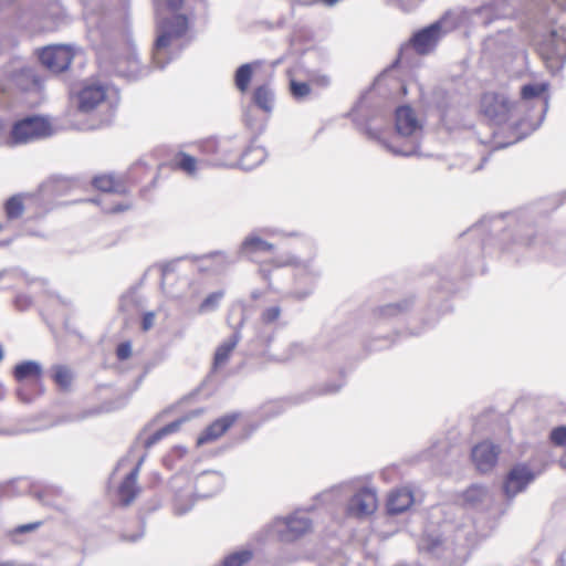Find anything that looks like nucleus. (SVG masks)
<instances>
[{
	"mask_svg": "<svg viewBox=\"0 0 566 566\" xmlns=\"http://www.w3.org/2000/svg\"><path fill=\"white\" fill-rule=\"evenodd\" d=\"M516 0H491L475 9H455L447 12L440 20L416 32L412 45L420 54L429 53L439 40L458 27H489L500 19L515 14Z\"/></svg>",
	"mask_w": 566,
	"mask_h": 566,
	"instance_id": "1",
	"label": "nucleus"
},
{
	"mask_svg": "<svg viewBox=\"0 0 566 566\" xmlns=\"http://www.w3.org/2000/svg\"><path fill=\"white\" fill-rule=\"evenodd\" d=\"M155 1L157 20V39L153 52V62L158 69H164L168 61H164L166 49L172 39L180 38L188 29V18L176 13L181 9L184 0H166V8H160Z\"/></svg>",
	"mask_w": 566,
	"mask_h": 566,
	"instance_id": "2",
	"label": "nucleus"
},
{
	"mask_svg": "<svg viewBox=\"0 0 566 566\" xmlns=\"http://www.w3.org/2000/svg\"><path fill=\"white\" fill-rule=\"evenodd\" d=\"M396 136L392 142H382L384 146L396 156L418 154L422 125L410 106H400L395 115Z\"/></svg>",
	"mask_w": 566,
	"mask_h": 566,
	"instance_id": "3",
	"label": "nucleus"
},
{
	"mask_svg": "<svg viewBox=\"0 0 566 566\" xmlns=\"http://www.w3.org/2000/svg\"><path fill=\"white\" fill-rule=\"evenodd\" d=\"M312 530V521L308 514L297 510L285 517H276L264 527L265 538L276 536L281 542H294Z\"/></svg>",
	"mask_w": 566,
	"mask_h": 566,
	"instance_id": "4",
	"label": "nucleus"
},
{
	"mask_svg": "<svg viewBox=\"0 0 566 566\" xmlns=\"http://www.w3.org/2000/svg\"><path fill=\"white\" fill-rule=\"evenodd\" d=\"M53 134L50 122L42 116H25L13 123L9 133V146L33 143Z\"/></svg>",
	"mask_w": 566,
	"mask_h": 566,
	"instance_id": "5",
	"label": "nucleus"
},
{
	"mask_svg": "<svg viewBox=\"0 0 566 566\" xmlns=\"http://www.w3.org/2000/svg\"><path fill=\"white\" fill-rule=\"evenodd\" d=\"M17 87L21 91H40L42 81L33 69L14 61L4 66L0 76V93H7Z\"/></svg>",
	"mask_w": 566,
	"mask_h": 566,
	"instance_id": "6",
	"label": "nucleus"
},
{
	"mask_svg": "<svg viewBox=\"0 0 566 566\" xmlns=\"http://www.w3.org/2000/svg\"><path fill=\"white\" fill-rule=\"evenodd\" d=\"M481 111L494 124H502L511 119L517 112L515 103H512L505 95L497 93H485L481 99Z\"/></svg>",
	"mask_w": 566,
	"mask_h": 566,
	"instance_id": "7",
	"label": "nucleus"
},
{
	"mask_svg": "<svg viewBox=\"0 0 566 566\" xmlns=\"http://www.w3.org/2000/svg\"><path fill=\"white\" fill-rule=\"evenodd\" d=\"M74 54L67 45H49L43 48L39 53V60L41 64L52 73H61L65 71Z\"/></svg>",
	"mask_w": 566,
	"mask_h": 566,
	"instance_id": "8",
	"label": "nucleus"
},
{
	"mask_svg": "<svg viewBox=\"0 0 566 566\" xmlns=\"http://www.w3.org/2000/svg\"><path fill=\"white\" fill-rule=\"evenodd\" d=\"M539 54L548 63L560 67L566 60V35L553 30L543 39L538 46Z\"/></svg>",
	"mask_w": 566,
	"mask_h": 566,
	"instance_id": "9",
	"label": "nucleus"
},
{
	"mask_svg": "<svg viewBox=\"0 0 566 566\" xmlns=\"http://www.w3.org/2000/svg\"><path fill=\"white\" fill-rule=\"evenodd\" d=\"M377 509V495L373 489L363 488L356 492L347 504V514L354 517H366Z\"/></svg>",
	"mask_w": 566,
	"mask_h": 566,
	"instance_id": "10",
	"label": "nucleus"
},
{
	"mask_svg": "<svg viewBox=\"0 0 566 566\" xmlns=\"http://www.w3.org/2000/svg\"><path fill=\"white\" fill-rule=\"evenodd\" d=\"M106 98V87L99 82H85L77 93V107L83 113L95 109Z\"/></svg>",
	"mask_w": 566,
	"mask_h": 566,
	"instance_id": "11",
	"label": "nucleus"
},
{
	"mask_svg": "<svg viewBox=\"0 0 566 566\" xmlns=\"http://www.w3.org/2000/svg\"><path fill=\"white\" fill-rule=\"evenodd\" d=\"M547 85L542 84H526L521 90V101L515 103L517 112L521 114L528 107V103L533 106L537 105L539 108V120H542L544 113L547 108V102L543 98V94L546 91Z\"/></svg>",
	"mask_w": 566,
	"mask_h": 566,
	"instance_id": "12",
	"label": "nucleus"
},
{
	"mask_svg": "<svg viewBox=\"0 0 566 566\" xmlns=\"http://www.w3.org/2000/svg\"><path fill=\"white\" fill-rule=\"evenodd\" d=\"M534 474L526 465H515L507 474L503 490L509 499L514 497L517 493L533 481Z\"/></svg>",
	"mask_w": 566,
	"mask_h": 566,
	"instance_id": "13",
	"label": "nucleus"
},
{
	"mask_svg": "<svg viewBox=\"0 0 566 566\" xmlns=\"http://www.w3.org/2000/svg\"><path fill=\"white\" fill-rule=\"evenodd\" d=\"M471 455L479 471L489 472L497 461L499 447L490 441H483L472 449Z\"/></svg>",
	"mask_w": 566,
	"mask_h": 566,
	"instance_id": "14",
	"label": "nucleus"
},
{
	"mask_svg": "<svg viewBox=\"0 0 566 566\" xmlns=\"http://www.w3.org/2000/svg\"><path fill=\"white\" fill-rule=\"evenodd\" d=\"M273 244L262 240L256 234L248 235L240 247V253L254 262L260 261V256L271 254Z\"/></svg>",
	"mask_w": 566,
	"mask_h": 566,
	"instance_id": "15",
	"label": "nucleus"
},
{
	"mask_svg": "<svg viewBox=\"0 0 566 566\" xmlns=\"http://www.w3.org/2000/svg\"><path fill=\"white\" fill-rule=\"evenodd\" d=\"M224 484L223 476L216 471L200 474L196 481V493L199 497H209L218 493Z\"/></svg>",
	"mask_w": 566,
	"mask_h": 566,
	"instance_id": "16",
	"label": "nucleus"
},
{
	"mask_svg": "<svg viewBox=\"0 0 566 566\" xmlns=\"http://www.w3.org/2000/svg\"><path fill=\"white\" fill-rule=\"evenodd\" d=\"M243 325H244V318H242L240 321L238 326L234 328V332L232 333V335L217 347L214 357H213V368L214 369L220 368L228 363L231 353L233 352V349L235 348L238 343L241 340V337H242L241 328Z\"/></svg>",
	"mask_w": 566,
	"mask_h": 566,
	"instance_id": "17",
	"label": "nucleus"
},
{
	"mask_svg": "<svg viewBox=\"0 0 566 566\" xmlns=\"http://www.w3.org/2000/svg\"><path fill=\"white\" fill-rule=\"evenodd\" d=\"M413 503V496L409 489L401 488L392 491L387 501V510L391 515L407 511Z\"/></svg>",
	"mask_w": 566,
	"mask_h": 566,
	"instance_id": "18",
	"label": "nucleus"
},
{
	"mask_svg": "<svg viewBox=\"0 0 566 566\" xmlns=\"http://www.w3.org/2000/svg\"><path fill=\"white\" fill-rule=\"evenodd\" d=\"M115 72L128 80H136L147 73L140 66L135 52H130L125 59H118L115 64Z\"/></svg>",
	"mask_w": 566,
	"mask_h": 566,
	"instance_id": "19",
	"label": "nucleus"
},
{
	"mask_svg": "<svg viewBox=\"0 0 566 566\" xmlns=\"http://www.w3.org/2000/svg\"><path fill=\"white\" fill-rule=\"evenodd\" d=\"M234 415L224 416L212 422L198 438V444H205L222 436L235 421Z\"/></svg>",
	"mask_w": 566,
	"mask_h": 566,
	"instance_id": "20",
	"label": "nucleus"
},
{
	"mask_svg": "<svg viewBox=\"0 0 566 566\" xmlns=\"http://www.w3.org/2000/svg\"><path fill=\"white\" fill-rule=\"evenodd\" d=\"M137 479V470H132L118 488L119 501L125 506L132 504L140 491Z\"/></svg>",
	"mask_w": 566,
	"mask_h": 566,
	"instance_id": "21",
	"label": "nucleus"
},
{
	"mask_svg": "<svg viewBox=\"0 0 566 566\" xmlns=\"http://www.w3.org/2000/svg\"><path fill=\"white\" fill-rule=\"evenodd\" d=\"M266 157V151L260 146H250L240 158L239 165L244 170L259 166Z\"/></svg>",
	"mask_w": 566,
	"mask_h": 566,
	"instance_id": "22",
	"label": "nucleus"
},
{
	"mask_svg": "<svg viewBox=\"0 0 566 566\" xmlns=\"http://www.w3.org/2000/svg\"><path fill=\"white\" fill-rule=\"evenodd\" d=\"M42 373V367L38 361L27 360L18 364L14 367V378L18 381H22L27 378H36L39 379Z\"/></svg>",
	"mask_w": 566,
	"mask_h": 566,
	"instance_id": "23",
	"label": "nucleus"
},
{
	"mask_svg": "<svg viewBox=\"0 0 566 566\" xmlns=\"http://www.w3.org/2000/svg\"><path fill=\"white\" fill-rule=\"evenodd\" d=\"M253 101L264 112H271L274 104V93L269 85H261L255 88Z\"/></svg>",
	"mask_w": 566,
	"mask_h": 566,
	"instance_id": "24",
	"label": "nucleus"
},
{
	"mask_svg": "<svg viewBox=\"0 0 566 566\" xmlns=\"http://www.w3.org/2000/svg\"><path fill=\"white\" fill-rule=\"evenodd\" d=\"M184 422L182 419L175 420L165 427L157 430L155 433L150 434L148 438L144 440V447L145 449H150L153 446H155L157 442H159L161 439L167 437L168 434H171L174 432H177Z\"/></svg>",
	"mask_w": 566,
	"mask_h": 566,
	"instance_id": "25",
	"label": "nucleus"
},
{
	"mask_svg": "<svg viewBox=\"0 0 566 566\" xmlns=\"http://www.w3.org/2000/svg\"><path fill=\"white\" fill-rule=\"evenodd\" d=\"M174 164L178 169L182 170L189 176H195L197 172V159L186 153L181 151L177 154L174 159Z\"/></svg>",
	"mask_w": 566,
	"mask_h": 566,
	"instance_id": "26",
	"label": "nucleus"
},
{
	"mask_svg": "<svg viewBox=\"0 0 566 566\" xmlns=\"http://www.w3.org/2000/svg\"><path fill=\"white\" fill-rule=\"evenodd\" d=\"M53 380L55 384L63 390H67L71 387L73 375L72 371L62 365H56L53 367Z\"/></svg>",
	"mask_w": 566,
	"mask_h": 566,
	"instance_id": "27",
	"label": "nucleus"
},
{
	"mask_svg": "<svg viewBox=\"0 0 566 566\" xmlns=\"http://www.w3.org/2000/svg\"><path fill=\"white\" fill-rule=\"evenodd\" d=\"M93 185L96 189L104 192H119V185L112 175H102L93 179Z\"/></svg>",
	"mask_w": 566,
	"mask_h": 566,
	"instance_id": "28",
	"label": "nucleus"
},
{
	"mask_svg": "<svg viewBox=\"0 0 566 566\" xmlns=\"http://www.w3.org/2000/svg\"><path fill=\"white\" fill-rule=\"evenodd\" d=\"M252 556L253 553L250 549L234 552L224 557L221 566H243L244 564L251 560Z\"/></svg>",
	"mask_w": 566,
	"mask_h": 566,
	"instance_id": "29",
	"label": "nucleus"
},
{
	"mask_svg": "<svg viewBox=\"0 0 566 566\" xmlns=\"http://www.w3.org/2000/svg\"><path fill=\"white\" fill-rule=\"evenodd\" d=\"M252 76V65L242 64L235 72V86L239 91L245 92L249 87Z\"/></svg>",
	"mask_w": 566,
	"mask_h": 566,
	"instance_id": "30",
	"label": "nucleus"
},
{
	"mask_svg": "<svg viewBox=\"0 0 566 566\" xmlns=\"http://www.w3.org/2000/svg\"><path fill=\"white\" fill-rule=\"evenodd\" d=\"M224 295L223 291H217L211 294H209L200 304L198 312L200 314H206L210 312H214Z\"/></svg>",
	"mask_w": 566,
	"mask_h": 566,
	"instance_id": "31",
	"label": "nucleus"
},
{
	"mask_svg": "<svg viewBox=\"0 0 566 566\" xmlns=\"http://www.w3.org/2000/svg\"><path fill=\"white\" fill-rule=\"evenodd\" d=\"M488 496V490L482 485H472L464 494L463 500L470 505H475L482 502Z\"/></svg>",
	"mask_w": 566,
	"mask_h": 566,
	"instance_id": "32",
	"label": "nucleus"
},
{
	"mask_svg": "<svg viewBox=\"0 0 566 566\" xmlns=\"http://www.w3.org/2000/svg\"><path fill=\"white\" fill-rule=\"evenodd\" d=\"M440 545V536L432 533H426L418 543L419 549L427 553H436Z\"/></svg>",
	"mask_w": 566,
	"mask_h": 566,
	"instance_id": "33",
	"label": "nucleus"
},
{
	"mask_svg": "<svg viewBox=\"0 0 566 566\" xmlns=\"http://www.w3.org/2000/svg\"><path fill=\"white\" fill-rule=\"evenodd\" d=\"M23 212V203L19 197H11L6 202V213L8 218L15 219L19 218Z\"/></svg>",
	"mask_w": 566,
	"mask_h": 566,
	"instance_id": "34",
	"label": "nucleus"
},
{
	"mask_svg": "<svg viewBox=\"0 0 566 566\" xmlns=\"http://www.w3.org/2000/svg\"><path fill=\"white\" fill-rule=\"evenodd\" d=\"M282 310L279 305L266 307L260 315V321L264 325L274 324L281 316Z\"/></svg>",
	"mask_w": 566,
	"mask_h": 566,
	"instance_id": "35",
	"label": "nucleus"
},
{
	"mask_svg": "<svg viewBox=\"0 0 566 566\" xmlns=\"http://www.w3.org/2000/svg\"><path fill=\"white\" fill-rule=\"evenodd\" d=\"M311 92V87L305 82L291 81V93L295 98H303Z\"/></svg>",
	"mask_w": 566,
	"mask_h": 566,
	"instance_id": "36",
	"label": "nucleus"
},
{
	"mask_svg": "<svg viewBox=\"0 0 566 566\" xmlns=\"http://www.w3.org/2000/svg\"><path fill=\"white\" fill-rule=\"evenodd\" d=\"M551 441L558 447L566 444V426H560L552 430L549 434Z\"/></svg>",
	"mask_w": 566,
	"mask_h": 566,
	"instance_id": "37",
	"label": "nucleus"
},
{
	"mask_svg": "<svg viewBox=\"0 0 566 566\" xmlns=\"http://www.w3.org/2000/svg\"><path fill=\"white\" fill-rule=\"evenodd\" d=\"M407 307V303L388 304L380 307V314L384 316H391L402 312Z\"/></svg>",
	"mask_w": 566,
	"mask_h": 566,
	"instance_id": "38",
	"label": "nucleus"
},
{
	"mask_svg": "<svg viewBox=\"0 0 566 566\" xmlns=\"http://www.w3.org/2000/svg\"><path fill=\"white\" fill-rule=\"evenodd\" d=\"M517 130H518V127H515L513 129L514 138L512 140L506 142V143L495 142L493 145V149H501V148L507 147L509 145L516 143L526 136V134L518 133Z\"/></svg>",
	"mask_w": 566,
	"mask_h": 566,
	"instance_id": "39",
	"label": "nucleus"
},
{
	"mask_svg": "<svg viewBox=\"0 0 566 566\" xmlns=\"http://www.w3.org/2000/svg\"><path fill=\"white\" fill-rule=\"evenodd\" d=\"M116 354L118 359L125 360L132 355V346L129 343H122L117 346Z\"/></svg>",
	"mask_w": 566,
	"mask_h": 566,
	"instance_id": "40",
	"label": "nucleus"
},
{
	"mask_svg": "<svg viewBox=\"0 0 566 566\" xmlns=\"http://www.w3.org/2000/svg\"><path fill=\"white\" fill-rule=\"evenodd\" d=\"M213 259L220 265V268L217 270L218 272L223 271L228 265H230L232 263V261L229 260V258L221 252H216L213 254Z\"/></svg>",
	"mask_w": 566,
	"mask_h": 566,
	"instance_id": "41",
	"label": "nucleus"
},
{
	"mask_svg": "<svg viewBox=\"0 0 566 566\" xmlns=\"http://www.w3.org/2000/svg\"><path fill=\"white\" fill-rule=\"evenodd\" d=\"M155 323V313L154 312H147L144 314L142 319V328L143 331L147 332L149 331Z\"/></svg>",
	"mask_w": 566,
	"mask_h": 566,
	"instance_id": "42",
	"label": "nucleus"
},
{
	"mask_svg": "<svg viewBox=\"0 0 566 566\" xmlns=\"http://www.w3.org/2000/svg\"><path fill=\"white\" fill-rule=\"evenodd\" d=\"M402 10L410 11L415 9L422 0H394Z\"/></svg>",
	"mask_w": 566,
	"mask_h": 566,
	"instance_id": "43",
	"label": "nucleus"
},
{
	"mask_svg": "<svg viewBox=\"0 0 566 566\" xmlns=\"http://www.w3.org/2000/svg\"><path fill=\"white\" fill-rule=\"evenodd\" d=\"M38 526H39V523L24 524V525L18 526L14 532L18 533V534H22V533H27V532L33 531Z\"/></svg>",
	"mask_w": 566,
	"mask_h": 566,
	"instance_id": "44",
	"label": "nucleus"
},
{
	"mask_svg": "<svg viewBox=\"0 0 566 566\" xmlns=\"http://www.w3.org/2000/svg\"><path fill=\"white\" fill-rule=\"evenodd\" d=\"M0 145H9V135L6 134L4 126L0 122Z\"/></svg>",
	"mask_w": 566,
	"mask_h": 566,
	"instance_id": "45",
	"label": "nucleus"
},
{
	"mask_svg": "<svg viewBox=\"0 0 566 566\" xmlns=\"http://www.w3.org/2000/svg\"><path fill=\"white\" fill-rule=\"evenodd\" d=\"M18 398L23 402H30V398L24 394L23 389L19 388L17 390Z\"/></svg>",
	"mask_w": 566,
	"mask_h": 566,
	"instance_id": "46",
	"label": "nucleus"
},
{
	"mask_svg": "<svg viewBox=\"0 0 566 566\" xmlns=\"http://www.w3.org/2000/svg\"><path fill=\"white\" fill-rule=\"evenodd\" d=\"M339 489H340L339 486H335V488H333L331 491L322 493L319 496H321V497H324V500H327V497H328L331 494L338 492V490H339Z\"/></svg>",
	"mask_w": 566,
	"mask_h": 566,
	"instance_id": "47",
	"label": "nucleus"
},
{
	"mask_svg": "<svg viewBox=\"0 0 566 566\" xmlns=\"http://www.w3.org/2000/svg\"><path fill=\"white\" fill-rule=\"evenodd\" d=\"M126 209H127L126 206L117 205V206L113 207L112 209H109V212H120Z\"/></svg>",
	"mask_w": 566,
	"mask_h": 566,
	"instance_id": "48",
	"label": "nucleus"
},
{
	"mask_svg": "<svg viewBox=\"0 0 566 566\" xmlns=\"http://www.w3.org/2000/svg\"><path fill=\"white\" fill-rule=\"evenodd\" d=\"M145 458H146V454L142 455L140 459L138 460L136 467L133 469V470H137V475L139 474V470H140L143 462L145 461Z\"/></svg>",
	"mask_w": 566,
	"mask_h": 566,
	"instance_id": "49",
	"label": "nucleus"
},
{
	"mask_svg": "<svg viewBox=\"0 0 566 566\" xmlns=\"http://www.w3.org/2000/svg\"><path fill=\"white\" fill-rule=\"evenodd\" d=\"M300 266H301L304 271H308V273H310V274H312V275H316V273H315V272L310 268V265H308V264H306V263H302Z\"/></svg>",
	"mask_w": 566,
	"mask_h": 566,
	"instance_id": "50",
	"label": "nucleus"
},
{
	"mask_svg": "<svg viewBox=\"0 0 566 566\" xmlns=\"http://www.w3.org/2000/svg\"><path fill=\"white\" fill-rule=\"evenodd\" d=\"M339 389V386H327L324 392H336Z\"/></svg>",
	"mask_w": 566,
	"mask_h": 566,
	"instance_id": "51",
	"label": "nucleus"
},
{
	"mask_svg": "<svg viewBox=\"0 0 566 566\" xmlns=\"http://www.w3.org/2000/svg\"><path fill=\"white\" fill-rule=\"evenodd\" d=\"M319 1L326 6L332 7V6L336 4L339 0H319Z\"/></svg>",
	"mask_w": 566,
	"mask_h": 566,
	"instance_id": "52",
	"label": "nucleus"
},
{
	"mask_svg": "<svg viewBox=\"0 0 566 566\" xmlns=\"http://www.w3.org/2000/svg\"><path fill=\"white\" fill-rule=\"evenodd\" d=\"M14 0H0V9L3 8L4 6L13 2Z\"/></svg>",
	"mask_w": 566,
	"mask_h": 566,
	"instance_id": "53",
	"label": "nucleus"
},
{
	"mask_svg": "<svg viewBox=\"0 0 566 566\" xmlns=\"http://www.w3.org/2000/svg\"><path fill=\"white\" fill-rule=\"evenodd\" d=\"M188 510H189L188 507H187V509H181V507H179V506H177V507H176V511H177V513H178V514H184V513H186Z\"/></svg>",
	"mask_w": 566,
	"mask_h": 566,
	"instance_id": "54",
	"label": "nucleus"
},
{
	"mask_svg": "<svg viewBox=\"0 0 566 566\" xmlns=\"http://www.w3.org/2000/svg\"><path fill=\"white\" fill-rule=\"evenodd\" d=\"M261 293L259 291H253L251 296L252 298L256 300L258 297H260Z\"/></svg>",
	"mask_w": 566,
	"mask_h": 566,
	"instance_id": "55",
	"label": "nucleus"
},
{
	"mask_svg": "<svg viewBox=\"0 0 566 566\" xmlns=\"http://www.w3.org/2000/svg\"><path fill=\"white\" fill-rule=\"evenodd\" d=\"M491 43H492V39H491V38H489V39H486V40H485L484 45H485L486 48H490V46H491Z\"/></svg>",
	"mask_w": 566,
	"mask_h": 566,
	"instance_id": "56",
	"label": "nucleus"
},
{
	"mask_svg": "<svg viewBox=\"0 0 566 566\" xmlns=\"http://www.w3.org/2000/svg\"><path fill=\"white\" fill-rule=\"evenodd\" d=\"M4 395V389L2 387V385L0 384V399L3 397Z\"/></svg>",
	"mask_w": 566,
	"mask_h": 566,
	"instance_id": "57",
	"label": "nucleus"
},
{
	"mask_svg": "<svg viewBox=\"0 0 566 566\" xmlns=\"http://www.w3.org/2000/svg\"><path fill=\"white\" fill-rule=\"evenodd\" d=\"M139 537H142V534L136 535V536H134V537H132V538H129V539H130V541H133V542H135V541H137Z\"/></svg>",
	"mask_w": 566,
	"mask_h": 566,
	"instance_id": "58",
	"label": "nucleus"
},
{
	"mask_svg": "<svg viewBox=\"0 0 566 566\" xmlns=\"http://www.w3.org/2000/svg\"><path fill=\"white\" fill-rule=\"evenodd\" d=\"M308 293H310V292L303 293V294H301V295H297V297H300V298H304L305 296H307V295H308Z\"/></svg>",
	"mask_w": 566,
	"mask_h": 566,
	"instance_id": "59",
	"label": "nucleus"
},
{
	"mask_svg": "<svg viewBox=\"0 0 566 566\" xmlns=\"http://www.w3.org/2000/svg\"><path fill=\"white\" fill-rule=\"evenodd\" d=\"M527 118H524L522 122H520L518 126L523 125L526 122Z\"/></svg>",
	"mask_w": 566,
	"mask_h": 566,
	"instance_id": "60",
	"label": "nucleus"
},
{
	"mask_svg": "<svg viewBox=\"0 0 566 566\" xmlns=\"http://www.w3.org/2000/svg\"><path fill=\"white\" fill-rule=\"evenodd\" d=\"M537 124H539V122H538ZM537 126H538V125H534V126H532V130L536 129V127H537Z\"/></svg>",
	"mask_w": 566,
	"mask_h": 566,
	"instance_id": "61",
	"label": "nucleus"
},
{
	"mask_svg": "<svg viewBox=\"0 0 566 566\" xmlns=\"http://www.w3.org/2000/svg\"><path fill=\"white\" fill-rule=\"evenodd\" d=\"M562 464H563L564 467H566V460H563V461H562Z\"/></svg>",
	"mask_w": 566,
	"mask_h": 566,
	"instance_id": "62",
	"label": "nucleus"
}]
</instances>
